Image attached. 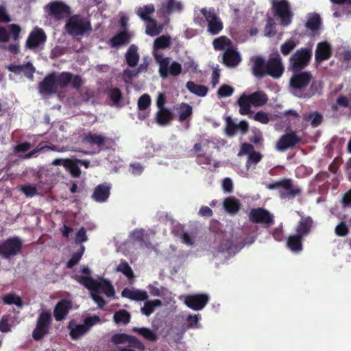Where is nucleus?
<instances>
[{"label":"nucleus","mask_w":351,"mask_h":351,"mask_svg":"<svg viewBox=\"0 0 351 351\" xmlns=\"http://www.w3.org/2000/svg\"><path fill=\"white\" fill-rule=\"evenodd\" d=\"M84 82L79 75H74L68 71L56 73L53 71L47 74L38 84V92L43 95L57 94L60 90L71 86L73 89L79 90Z\"/></svg>","instance_id":"nucleus-1"},{"label":"nucleus","mask_w":351,"mask_h":351,"mask_svg":"<svg viewBox=\"0 0 351 351\" xmlns=\"http://www.w3.org/2000/svg\"><path fill=\"white\" fill-rule=\"evenodd\" d=\"M267 188L270 190H278L279 197L282 199H293L302 195V188L291 178H282L268 184Z\"/></svg>","instance_id":"nucleus-2"},{"label":"nucleus","mask_w":351,"mask_h":351,"mask_svg":"<svg viewBox=\"0 0 351 351\" xmlns=\"http://www.w3.org/2000/svg\"><path fill=\"white\" fill-rule=\"evenodd\" d=\"M312 50L308 47L298 49L289 60V70L291 72H299L304 70L310 63L312 58Z\"/></svg>","instance_id":"nucleus-3"},{"label":"nucleus","mask_w":351,"mask_h":351,"mask_svg":"<svg viewBox=\"0 0 351 351\" xmlns=\"http://www.w3.org/2000/svg\"><path fill=\"white\" fill-rule=\"evenodd\" d=\"M65 29L72 36H83L92 30L90 23L79 14L69 17L65 24Z\"/></svg>","instance_id":"nucleus-4"},{"label":"nucleus","mask_w":351,"mask_h":351,"mask_svg":"<svg viewBox=\"0 0 351 351\" xmlns=\"http://www.w3.org/2000/svg\"><path fill=\"white\" fill-rule=\"evenodd\" d=\"M99 322L100 318L97 315L86 317L82 324H77L74 320H71L68 324V328L70 330L69 335L72 339L77 340Z\"/></svg>","instance_id":"nucleus-5"},{"label":"nucleus","mask_w":351,"mask_h":351,"mask_svg":"<svg viewBox=\"0 0 351 351\" xmlns=\"http://www.w3.org/2000/svg\"><path fill=\"white\" fill-rule=\"evenodd\" d=\"M154 56L156 61L159 64L158 71L162 78H166L169 74L173 76H177L181 73L182 66L179 62L173 61L169 66V58H164L162 54H159L156 52L154 53Z\"/></svg>","instance_id":"nucleus-6"},{"label":"nucleus","mask_w":351,"mask_h":351,"mask_svg":"<svg viewBox=\"0 0 351 351\" xmlns=\"http://www.w3.org/2000/svg\"><path fill=\"white\" fill-rule=\"evenodd\" d=\"M23 241L19 237H11L0 242V257L10 259L19 254L22 250Z\"/></svg>","instance_id":"nucleus-7"},{"label":"nucleus","mask_w":351,"mask_h":351,"mask_svg":"<svg viewBox=\"0 0 351 351\" xmlns=\"http://www.w3.org/2000/svg\"><path fill=\"white\" fill-rule=\"evenodd\" d=\"M272 9L274 15L279 19L280 25L286 27L291 23L293 12L287 0H279L278 2H274Z\"/></svg>","instance_id":"nucleus-8"},{"label":"nucleus","mask_w":351,"mask_h":351,"mask_svg":"<svg viewBox=\"0 0 351 351\" xmlns=\"http://www.w3.org/2000/svg\"><path fill=\"white\" fill-rule=\"evenodd\" d=\"M51 314L49 311H43L39 314L36 327L32 332V337L35 341L41 340L49 332L51 324Z\"/></svg>","instance_id":"nucleus-9"},{"label":"nucleus","mask_w":351,"mask_h":351,"mask_svg":"<svg viewBox=\"0 0 351 351\" xmlns=\"http://www.w3.org/2000/svg\"><path fill=\"white\" fill-rule=\"evenodd\" d=\"M248 217L250 222L262 224L265 228H269L274 223V215L263 208H252Z\"/></svg>","instance_id":"nucleus-10"},{"label":"nucleus","mask_w":351,"mask_h":351,"mask_svg":"<svg viewBox=\"0 0 351 351\" xmlns=\"http://www.w3.org/2000/svg\"><path fill=\"white\" fill-rule=\"evenodd\" d=\"M293 75L290 79L289 84L295 93H304L302 90L307 87L313 80V75L310 71L293 72Z\"/></svg>","instance_id":"nucleus-11"},{"label":"nucleus","mask_w":351,"mask_h":351,"mask_svg":"<svg viewBox=\"0 0 351 351\" xmlns=\"http://www.w3.org/2000/svg\"><path fill=\"white\" fill-rule=\"evenodd\" d=\"M201 13L207 21V31L211 35H217L223 29V25L220 18L214 12V10H208L202 8Z\"/></svg>","instance_id":"nucleus-12"},{"label":"nucleus","mask_w":351,"mask_h":351,"mask_svg":"<svg viewBox=\"0 0 351 351\" xmlns=\"http://www.w3.org/2000/svg\"><path fill=\"white\" fill-rule=\"evenodd\" d=\"M48 14L56 20H62L69 17L71 11L70 7L62 1H53L47 4Z\"/></svg>","instance_id":"nucleus-13"},{"label":"nucleus","mask_w":351,"mask_h":351,"mask_svg":"<svg viewBox=\"0 0 351 351\" xmlns=\"http://www.w3.org/2000/svg\"><path fill=\"white\" fill-rule=\"evenodd\" d=\"M301 141V137L295 132H287L280 136L276 144V149L278 152H285L294 147Z\"/></svg>","instance_id":"nucleus-14"},{"label":"nucleus","mask_w":351,"mask_h":351,"mask_svg":"<svg viewBox=\"0 0 351 351\" xmlns=\"http://www.w3.org/2000/svg\"><path fill=\"white\" fill-rule=\"evenodd\" d=\"M285 69L282 58L278 53L274 57H270L266 63V75L273 78H279L283 74Z\"/></svg>","instance_id":"nucleus-15"},{"label":"nucleus","mask_w":351,"mask_h":351,"mask_svg":"<svg viewBox=\"0 0 351 351\" xmlns=\"http://www.w3.org/2000/svg\"><path fill=\"white\" fill-rule=\"evenodd\" d=\"M239 156L247 155L246 161V168L249 169L252 165L258 164L263 158V154L254 150V146L247 143H244L241 145Z\"/></svg>","instance_id":"nucleus-16"},{"label":"nucleus","mask_w":351,"mask_h":351,"mask_svg":"<svg viewBox=\"0 0 351 351\" xmlns=\"http://www.w3.org/2000/svg\"><path fill=\"white\" fill-rule=\"evenodd\" d=\"M209 302V296L205 293L188 295L185 297L184 304L193 311H200Z\"/></svg>","instance_id":"nucleus-17"},{"label":"nucleus","mask_w":351,"mask_h":351,"mask_svg":"<svg viewBox=\"0 0 351 351\" xmlns=\"http://www.w3.org/2000/svg\"><path fill=\"white\" fill-rule=\"evenodd\" d=\"M110 341L114 344H123L128 342L132 346L136 348L139 351H145V347L136 337L125 333H117L111 337Z\"/></svg>","instance_id":"nucleus-18"},{"label":"nucleus","mask_w":351,"mask_h":351,"mask_svg":"<svg viewBox=\"0 0 351 351\" xmlns=\"http://www.w3.org/2000/svg\"><path fill=\"white\" fill-rule=\"evenodd\" d=\"M297 213L300 219L295 226V233L304 238L311 232L314 226V221L311 216H305L300 211H298Z\"/></svg>","instance_id":"nucleus-19"},{"label":"nucleus","mask_w":351,"mask_h":351,"mask_svg":"<svg viewBox=\"0 0 351 351\" xmlns=\"http://www.w3.org/2000/svg\"><path fill=\"white\" fill-rule=\"evenodd\" d=\"M47 36L43 29L36 27L29 34L26 40L25 47L29 49H34L46 42Z\"/></svg>","instance_id":"nucleus-20"},{"label":"nucleus","mask_w":351,"mask_h":351,"mask_svg":"<svg viewBox=\"0 0 351 351\" xmlns=\"http://www.w3.org/2000/svg\"><path fill=\"white\" fill-rule=\"evenodd\" d=\"M10 32L5 27L0 26V43H8L10 36L14 41H17L20 38V33L21 32V27L17 24H10L9 25Z\"/></svg>","instance_id":"nucleus-21"},{"label":"nucleus","mask_w":351,"mask_h":351,"mask_svg":"<svg viewBox=\"0 0 351 351\" xmlns=\"http://www.w3.org/2000/svg\"><path fill=\"white\" fill-rule=\"evenodd\" d=\"M182 9V5L180 2L176 0H167L161 3L157 13L158 16L165 17L174 11L180 12Z\"/></svg>","instance_id":"nucleus-22"},{"label":"nucleus","mask_w":351,"mask_h":351,"mask_svg":"<svg viewBox=\"0 0 351 351\" xmlns=\"http://www.w3.org/2000/svg\"><path fill=\"white\" fill-rule=\"evenodd\" d=\"M241 61L239 53L232 47L227 49L223 54L222 62L228 67H235Z\"/></svg>","instance_id":"nucleus-23"},{"label":"nucleus","mask_w":351,"mask_h":351,"mask_svg":"<svg viewBox=\"0 0 351 351\" xmlns=\"http://www.w3.org/2000/svg\"><path fill=\"white\" fill-rule=\"evenodd\" d=\"M332 56V49L327 42L319 43L315 50V61L320 63L329 59Z\"/></svg>","instance_id":"nucleus-24"},{"label":"nucleus","mask_w":351,"mask_h":351,"mask_svg":"<svg viewBox=\"0 0 351 351\" xmlns=\"http://www.w3.org/2000/svg\"><path fill=\"white\" fill-rule=\"evenodd\" d=\"M71 308L69 301L62 300L57 303L53 310V316L57 322L62 321L69 313Z\"/></svg>","instance_id":"nucleus-25"},{"label":"nucleus","mask_w":351,"mask_h":351,"mask_svg":"<svg viewBox=\"0 0 351 351\" xmlns=\"http://www.w3.org/2000/svg\"><path fill=\"white\" fill-rule=\"evenodd\" d=\"M107 138L102 134L88 132L83 138V143L89 144L90 145H97L99 148H102Z\"/></svg>","instance_id":"nucleus-26"},{"label":"nucleus","mask_w":351,"mask_h":351,"mask_svg":"<svg viewBox=\"0 0 351 351\" xmlns=\"http://www.w3.org/2000/svg\"><path fill=\"white\" fill-rule=\"evenodd\" d=\"M121 296L134 301H144L148 298V295L145 291L132 290L129 288L123 289L121 291Z\"/></svg>","instance_id":"nucleus-27"},{"label":"nucleus","mask_w":351,"mask_h":351,"mask_svg":"<svg viewBox=\"0 0 351 351\" xmlns=\"http://www.w3.org/2000/svg\"><path fill=\"white\" fill-rule=\"evenodd\" d=\"M266 63L262 57L257 56L254 58L252 73L256 77L261 79L266 75Z\"/></svg>","instance_id":"nucleus-28"},{"label":"nucleus","mask_w":351,"mask_h":351,"mask_svg":"<svg viewBox=\"0 0 351 351\" xmlns=\"http://www.w3.org/2000/svg\"><path fill=\"white\" fill-rule=\"evenodd\" d=\"M303 237L296 233L290 235L287 240V247L291 252L298 253L303 250Z\"/></svg>","instance_id":"nucleus-29"},{"label":"nucleus","mask_w":351,"mask_h":351,"mask_svg":"<svg viewBox=\"0 0 351 351\" xmlns=\"http://www.w3.org/2000/svg\"><path fill=\"white\" fill-rule=\"evenodd\" d=\"M6 68L9 71L14 73L16 74H19L21 72H24L25 75L27 77L32 76L33 73L35 72V68L31 62H27L25 64L23 65L11 64L7 66Z\"/></svg>","instance_id":"nucleus-30"},{"label":"nucleus","mask_w":351,"mask_h":351,"mask_svg":"<svg viewBox=\"0 0 351 351\" xmlns=\"http://www.w3.org/2000/svg\"><path fill=\"white\" fill-rule=\"evenodd\" d=\"M131 39V35L127 31H121L112 37L110 45L112 47H117L128 45Z\"/></svg>","instance_id":"nucleus-31"},{"label":"nucleus","mask_w":351,"mask_h":351,"mask_svg":"<svg viewBox=\"0 0 351 351\" xmlns=\"http://www.w3.org/2000/svg\"><path fill=\"white\" fill-rule=\"evenodd\" d=\"M110 187L106 184H99L94 190L93 198L98 202H105L110 195Z\"/></svg>","instance_id":"nucleus-32"},{"label":"nucleus","mask_w":351,"mask_h":351,"mask_svg":"<svg viewBox=\"0 0 351 351\" xmlns=\"http://www.w3.org/2000/svg\"><path fill=\"white\" fill-rule=\"evenodd\" d=\"M173 119V114L168 108L159 109L155 116L156 122L162 126L169 124Z\"/></svg>","instance_id":"nucleus-33"},{"label":"nucleus","mask_w":351,"mask_h":351,"mask_svg":"<svg viewBox=\"0 0 351 351\" xmlns=\"http://www.w3.org/2000/svg\"><path fill=\"white\" fill-rule=\"evenodd\" d=\"M108 98L110 99V105L111 106H120L121 101L123 99V93L121 90L117 87L108 88L106 90Z\"/></svg>","instance_id":"nucleus-34"},{"label":"nucleus","mask_w":351,"mask_h":351,"mask_svg":"<svg viewBox=\"0 0 351 351\" xmlns=\"http://www.w3.org/2000/svg\"><path fill=\"white\" fill-rule=\"evenodd\" d=\"M223 205L225 210L230 215H235L241 208L240 202L234 197H226Z\"/></svg>","instance_id":"nucleus-35"},{"label":"nucleus","mask_w":351,"mask_h":351,"mask_svg":"<svg viewBox=\"0 0 351 351\" xmlns=\"http://www.w3.org/2000/svg\"><path fill=\"white\" fill-rule=\"evenodd\" d=\"M250 102L254 107H260L264 106L268 101L266 93L263 91H256L247 95Z\"/></svg>","instance_id":"nucleus-36"},{"label":"nucleus","mask_w":351,"mask_h":351,"mask_svg":"<svg viewBox=\"0 0 351 351\" xmlns=\"http://www.w3.org/2000/svg\"><path fill=\"white\" fill-rule=\"evenodd\" d=\"M186 88L188 90L198 96V97H205L208 91V88L207 86L201 84H197L193 81H189L186 84Z\"/></svg>","instance_id":"nucleus-37"},{"label":"nucleus","mask_w":351,"mask_h":351,"mask_svg":"<svg viewBox=\"0 0 351 351\" xmlns=\"http://www.w3.org/2000/svg\"><path fill=\"white\" fill-rule=\"evenodd\" d=\"M125 60L130 67H134L137 65L139 60V55L137 52V47L134 45H132L128 48L125 53Z\"/></svg>","instance_id":"nucleus-38"},{"label":"nucleus","mask_w":351,"mask_h":351,"mask_svg":"<svg viewBox=\"0 0 351 351\" xmlns=\"http://www.w3.org/2000/svg\"><path fill=\"white\" fill-rule=\"evenodd\" d=\"M311 82V86L308 92L295 93V95L300 98H309L322 89L323 84L321 81L312 80Z\"/></svg>","instance_id":"nucleus-39"},{"label":"nucleus","mask_w":351,"mask_h":351,"mask_svg":"<svg viewBox=\"0 0 351 351\" xmlns=\"http://www.w3.org/2000/svg\"><path fill=\"white\" fill-rule=\"evenodd\" d=\"M321 25V18L317 13L310 14L308 16L305 27L312 32L318 30Z\"/></svg>","instance_id":"nucleus-40"},{"label":"nucleus","mask_w":351,"mask_h":351,"mask_svg":"<svg viewBox=\"0 0 351 351\" xmlns=\"http://www.w3.org/2000/svg\"><path fill=\"white\" fill-rule=\"evenodd\" d=\"M132 331L143 336L146 340L149 341H156L158 339V336L156 332L145 327H134Z\"/></svg>","instance_id":"nucleus-41"},{"label":"nucleus","mask_w":351,"mask_h":351,"mask_svg":"<svg viewBox=\"0 0 351 351\" xmlns=\"http://www.w3.org/2000/svg\"><path fill=\"white\" fill-rule=\"evenodd\" d=\"M238 105L240 107L239 113L242 115H247L251 112L250 106H252L247 95L243 94L238 99Z\"/></svg>","instance_id":"nucleus-42"},{"label":"nucleus","mask_w":351,"mask_h":351,"mask_svg":"<svg viewBox=\"0 0 351 351\" xmlns=\"http://www.w3.org/2000/svg\"><path fill=\"white\" fill-rule=\"evenodd\" d=\"M160 306H162L160 300H148L144 303L143 306L141 308V312L143 315L149 316L154 312L155 307Z\"/></svg>","instance_id":"nucleus-43"},{"label":"nucleus","mask_w":351,"mask_h":351,"mask_svg":"<svg viewBox=\"0 0 351 351\" xmlns=\"http://www.w3.org/2000/svg\"><path fill=\"white\" fill-rule=\"evenodd\" d=\"M192 113H193L192 107L186 103H182L178 108L179 121L183 122L187 118L191 117Z\"/></svg>","instance_id":"nucleus-44"},{"label":"nucleus","mask_w":351,"mask_h":351,"mask_svg":"<svg viewBox=\"0 0 351 351\" xmlns=\"http://www.w3.org/2000/svg\"><path fill=\"white\" fill-rule=\"evenodd\" d=\"M116 271L121 272L128 278V280H131L134 278V274L131 267L125 260L122 261L120 264L117 266Z\"/></svg>","instance_id":"nucleus-45"},{"label":"nucleus","mask_w":351,"mask_h":351,"mask_svg":"<svg viewBox=\"0 0 351 351\" xmlns=\"http://www.w3.org/2000/svg\"><path fill=\"white\" fill-rule=\"evenodd\" d=\"M155 11L153 4L146 5L143 7L138 8L136 14L144 21H150L149 16Z\"/></svg>","instance_id":"nucleus-46"},{"label":"nucleus","mask_w":351,"mask_h":351,"mask_svg":"<svg viewBox=\"0 0 351 351\" xmlns=\"http://www.w3.org/2000/svg\"><path fill=\"white\" fill-rule=\"evenodd\" d=\"M131 315L126 310L121 309L115 312L113 316L114 321L117 324H127L130 322Z\"/></svg>","instance_id":"nucleus-47"},{"label":"nucleus","mask_w":351,"mask_h":351,"mask_svg":"<svg viewBox=\"0 0 351 351\" xmlns=\"http://www.w3.org/2000/svg\"><path fill=\"white\" fill-rule=\"evenodd\" d=\"M65 169L71 173V176L73 178H79L81 175V169L78 166L77 159L75 160L69 159L67 163L66 164Z\"/></svg>","instance_id":"nucleus-48"},{"label":"nucleus","mask_w":351,"mask_h":351,"mask_svg":"<svg viewBox=\"0 0 351 351\" xmlns=\"http://www.w3.org/2000/svg\"><path fill=\"white\" fill-rule=\"evenodd\" d=\"M171 45V38L168 36H161L158 37L154 43V51L157 49H165Z\"/></svg>","instance_id":"nucleus-49"},{"label":"nucleus","mask_w":351,"mask_h":351,"mask_svg":"<svg viewBox=\"0 0 351 351\" xmlns=\"http://www.w3.org/2000/svg\"><path fill=\"white\" fill-rule=\"evenodd\" d=\"M77 280L83 285L86 288L92 292H94L97 280L90 276H77Z\"/></svg>","instance_id":"nucleus-50"},{"label":"nucleus","mask_w":351,"mask_h":351,"mask_svg":"<svg viewBox=\"0 0 351 351\" xmlns=\"http://www.w3.org/2000/svg\"><path fill=\"white\" fill-rule=\"evenodd\" d=\"M230 44V40L226 36L217 38L213 42V47L215 50H223L226 46H229Z\"/></svg>","instance_id":"nucleus-51"},{"label":"nucleus","mask_w":351,"mask_h":351,"mask_svg":"<svg viewBox=\"0 0 351 351\" xmlns=\"http://www.w3.org/2000/svg\"><path fill=\"white\" fill-rule=\"evenodd\" d=\"M3 301L4 304H15L18 307L23 306V301L20 296L16 295L15 294L9 293L5 295L3 298Z\"/></svg>","instance_id":"nucleus-52"},{"label":"nucleus","mask_w":351,"mask_h":351,"mask_svg":"<svg viewBox=\"0 0 351 351\" xmlns=\"http://www.w3.org/2000/svg\"><path fill=\"white\" fill-rule=\"evenodd\" d=\"M305 120L311 121V125L313 128L319 126L322 121V116L317 112H310L305 117Z\"/></svg>","instance_id":"nucleus-53"},{"label":"nucleus","mask_w":351,"mask_h":351,"mask_svg":"<svg viewBox=\"0 0 351 351\" xmlns=\"http://www.w3.org/2000/svg\"><path fill=\"white\" fill-rule=\"evenodd\" d=\"M297 43L293 40H286L280 46V51L284 56H288L296 47Z\"/></svg>","instance_id":"nucleus-54"},{"label":"nucleus","mask_w":351,"mask_h":351,"mask_svg":"<svg viewBox=\"0 0 351 351\" xmlns=\"http://www.w3.org/2000/svg\"><path fill=\"white\" fill-rule=\"evenodd\" d=\"M138 108L140 110H145L151 105V97L148 94H143L138 99Z\"/></svg>","instance_id":"nucleus-55"},{"label":"nucleus","mask_w":351,"mask_h":351,"mask_svg":"<svg viewBox=\"0 0 351 351\" xmlns=\"http://www.w3.org/2000/svg\"><path fill=\"white\" fill-rule=\"evenodd\" d=\"M84 251V247H82L80 251L74 253L71 258L68 261L66 267L69 269L73 268L80 261Z\"/></svg>","instance_id":"nucleus-56"},{"label":"nucleus","mask_w":351,"mask_h":351,"mask_svg":"<svg viewBox=\"0 0 351 351\" xmlns=\"http://www.w3.org/2000/svg\"><path fill=\"white\" fill-rule=\"evenodd\" d=\"M234 93V88L230 85L223 84L217 90V95L219 98L231 96Z\"/></svg>","instance_id":"nucleus-57"},{"label":"nucleus","mask_w":351,"mask_h":351,"mask_svg":"<svg viewBox=\"0 0 351 351\" xmlns=\"http://www.w3.org/2000/svg\"><path fill=\"white\" fill-rule=\"evenodd\" d=\"M226 133L228 136H234L237 129V124L234 123L230 117H228L226 119Z\"/></svg>","instance_id":"nucleus-58"},{"label":"nucleus","mask_w":351,"mask_h":351,"mask_svg":"<svg viewBox=\"0 0 351 351\" xmlns=\"http://www.w3.org/2000/svg\"><path fill=\"white\" fill-rule=\"evenodd\" d=\"M265 35L272 36L276 34V23L272 18H269L265 27Z\"/></svg>","instance_id":"nucleus-59"},{"label":"nucleus","mask_w":351,"mask_h":351,"mask_svg":"<svg viewBox=\"0 0 351 351\" xmlns=\"http://www.w3.org/2000/svg\"><path fill=\"white\" fill-rule=\"evenodd\" d=\"M21 190L27 197H33L37 194V189L36 186L31 184L23 186Z\"/></svg>","instance_id":"nucleus-60"},{"label":"nucleus","mask_w":351,"mask_h":351,"mask_svg":"<svg viewBox=\"0 0 351 351\" xmlns=\"http://www.w3.org/2000/svg\"><path fill=\"white\" fill-rule=\"evenodd\" d=\"M32 147L31 143L25 141L20 144L16 145L14 147V151L16 154L25 153Z\"/></svg>","instance_id":"nucleus-61"},{"label":"nucleus","mask_w":351,"mask_h":351,"mask_svg":"<svg viewBox=\"0 0 351 351\" xmlns=\"http://www.w3.org/2000/svg\"><path fill=\"white\" fill-rule=\"evenodd\" d=\"M335 234L339 237H345L348 234V228L344 222H341L336 226Z\"/></svg>","instance_id":"nucleus-62"},{"label":"nucleus","mask_w":351,"mask_h":351,"mask_svg":"<svg viewBox=\"0 0 351 351\" xmlns=\"http://www.w3.org/2000/svg\"><path fill=\"white\" fill-rule=\"evenodd\" d=\"M9 316L3 315L0 320V331L2 332H8L11 330L10 324L8 323Z\"/></svg>","instance_id":"nucleus-63"},{"label":"nucleus","mask_w":351,"mask_h":351,"mask_svg":"<svg viewBox=\"0 0 351 351\" xmlns=\"http://www.w3.org/2000/svg\"><path fill=\"white\" fill-rule=\"evenodd\" d=\"M88 238L86 236V232L84 228H81L75 235V242L77 243H82L86 242Z\"/></svg>","instance_id":"nucleus-64"}]
</instances>
